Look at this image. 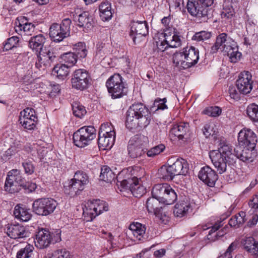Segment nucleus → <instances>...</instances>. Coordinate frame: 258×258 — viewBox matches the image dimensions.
I'll return each instance as SVG.
<instances>
[{"label": "nucleus", "mask_w": 258, "mask_h": 258, "mask_svg": "<svg viewBox=\"0 0 258 258\" xmlns=\"http://www.w3.org/2000/svg\"><path fill=\"white\" fill-rule=\"evenodd\" d=\"M175 176L170 165L162 166L158 171V178L164 181H171Z\"/></svg>", "instance_id": "c9c22d12"}, {"label": "nucleus", "mask_w": 258, "mask_h": 258, "mask_svg": "<svg viewBox=\"0 0 258 258\" xmlns=\"http://www.w3.org/2000/svg\"><path fill=\"white\" fill-rule=\"evenodd\" d=\"M129 229L135 238L141 240L145 234L146 227L145 225L136 222L131 224Z\"/></svg>", "instance_id": "72a5a7b5"}, {"label": "nucleus", "mask_w": 258, "mask_h": 258, "mask_svg": "<svg viewBox=\"0 0 258 258\" xmlns=\"http://www.w3.org/2000/svg\"><path fill=\"white\" fill-rule=\"evenodd\" d=\"M198 177L210 187H213L218 178L216 171L208 166H205L201 169Z\"/></svg>", "instance_id": "4be33fe9"}, {"label": "nucleus", "mask_w": 258, "mask_h": 258, "mask_svg": "<svg viewBox=\"0 0 258 258\" xmlns=\"http://www.w3.org/2000/svg\"><path fill=\"white\" fill-rule=\"evenodd\" d=\"M57 205V202L50 198L35 200L32 204L33 212L41 216H47L53 213Z\"/></svg>", "instance_id": "6e6552de"}, {"label": "nucleus", "mask_w": 258, "mask_h": 258, "mask_svg": "<svg viewBox=\"0 0 258 258\" xmlns=\"http://www.w3.org/2000/svg\"><path fill=\"white\" fill-rule=\"evenodd\" d=\"M28 54V52H22V51H20V53L17 56V62H19L17 63V66L20 64L24 66L27 64L29 60Z\"/></svg>", "instance_id": "680f3d73"}, {"label": "nucleus", "mask_w": 258, "mask_h": 258, "mask_svg": "<svg viewBox=\"0 0 258 258\" xmlns=\"http://www.w3.org/2000/svg\"><path fill=\"white\" fill-rule=\"evenodd\" d=\"M24 119L20 123L24 127V128L28 130H33L36 127V122L37 121V117H33L30 119Z\"/></svg>", "instance_id": "6e6d98bb"}, {"label": "nucleus", "mask_w": 258, "mask_h": 258, "mask_svg": "<svg viewBox=\"0 0 258 258\" xmlns=\"http://www.w3.org/2000/svg\"><path fill=\"white\" fill-rule=\"evenodd\" d=\"M89 182L88 174L81 170L77 171L73 178L64 186L66 194L74 197L79 195Z\"/></svg>", "instance_id": "39448f33"}, {"label": "nucleus", "mask_w": 258, "mask_h": 258, "mask_svg": "<svg viewBox=\"0 0 258 258\" xmlns=\"http://www.w3.org/2000/svg\"><path fill=\"white\" fill-rule=\"evenodd\" d=\"M132 171L131 168L122 171L121 174H124V179L121 181L118 180L117 182L120 183L122 188L130 189L135 197H141L146 192V188L139 183L141 179L138 178L132 173Z\"/></svg>", "instance_id": "20e7f679"}, {"label": "nucleus", "mask_w": 258, "mask_h": 258, "mask_svg": "<svg viewBox=\"0 0 258 258\" xmlns=\"http://www.w3.org/2000/svg\"><path fill=\"white\" fill-rule=\"evenodd\" d=\"M96 136V130L94 126H84L74 133L73 143L79 148H84L91 144Z\"/></svg>", "instance_id": "0eeeda50"}, {"label": "nucleus", "mask_w": 258, "mask_h": 258, "mask_svg": "<svg viewBox=\"0 0 258 258\" xmlns=\"http://www.w3.org/2000/svg\"><path fill=\"white\" fill-rule=\"evenodd\" d=\"M147 141L148 138L144 136L136 135L132 137L127 145L130 156L133 158H136L145 155L147 151L146 145Z\"/></svg>", "instance_id": "9d476101"}, {"label": "nucleus", "mask_w": 258, "mask_h": 258, "mask_svg": "<svg viewBox=\"0 0 258 258\" xmlns=\"http://www.w3.org/2000/svg\"><path fill=\"white\" fill-rule=\"evenodd\" d=\"M236 245L233 242L231 243L227 249L226 251L224 253V254L220 256L219 258H232V256L231 252L233 251Z\"/></svg>", "instance_id": "774afa93"}, {"label": "nucleus", "mask_w": 258, "mask_h": 258, "mask_svg": "<svg viewBox=\"0 0 258 258\" xmlns=\"http://www.w3.org/2000/svg\"><path fill=\"white\" fill-rule=\"evenodd\" d=\"M46 39L42 34H38L31 37L29 40L30 47L39 54L43 50L44 44Z\"/></svg>", "instance_id": "bb28decb"}, {"label": "nucleus", "mask_w": 258, "mask_h": 258, "mask_svg": "<svg viewBox=\"0 0 258 258\" xmlns=\"http://www.w3.org/2000/svg\"><path fill=\"white\" fill-rule=\"evenodd\" d=\"M52 240L50 231L46 228H38L34 238L35 245L39 249L48 247Z\"/></svg>", "instance_id": "6ab92c4d"}, {"label": "nucleus", "mask_w": 258, "mask_h": 258, "mask_svg": "<svg viewBox=\"0 0 258 258\" xmlns=\"http://www.w3.org/2000/svg\"><path fill=\"white\" fill-rule=\"evenodd\" d=\"M60 54L57 47L44 49L39 54H37L39 61L44 67H49L51 64L56 61L60 57Z\"/></svg>", "instance_id": "a211bd4d"}, {"label": "nucleus", "mask_w": 258, "mask_h": 258, "mask_svg": "<svg viewBox=\"0 0 258 258\" xmlns=\"http://www.w3.org/2000/svg\"><path fill=\"white\" fill-rule=\"evenodd\" d=\"M161 202H159L158 199L155 196L150 197L148 199L146 202V207L149 213H153L156 214L158 212L159 209V204Z\"/></svg>", "instance_id": "a19ab883"}, {"label": "nucleus", "mask_w": 258, "mask_h": 258, "mask_svg": "<svg viewBox=\"0 0 258 258\" xmlns=\"http://www.w3.org/2000/svg\"><path fill=\"white\" fill-rule=\"evenodd\" d=\"M91 80V77L86 70H76L74 72L71 78L72 88L78 90H84L88 88Z\"/></svg>", "instance_id": "ddd939ff"}, {"label": "nucleus", "mask_w": 258, "mask_h": 258, "mask_svg": "<svg viewBox=\"0 0 258 258\" xmlns=\"http://www.w3.org/2000/svg\"><path fill=\"white\" fill-rule=\"evenodd\" d=\"M22 244L24 245L21 246L17 252V258H29L31 256L34 249L33 246L27 242H23Z\"/></svg>", "instance_id": "4c0bfd02"}, {"label": "nucleus", "mask_w": 258, "mask_h": 258, "mask_svg": "<svg viewBox=\"0 0 258 258\" xmlns=\"http://www.w3.org/2000/svg\"><path fill=\"white\" fill-rule=\"evenodd\" d=\"M71 23L72 21L71 19L69 18H65L62 20L61 23L59 24V27H61V29L62 31H64L69 34Z\"/></svg>", "instance_id": "69168bd1"}, {"label": "nucleus", "mask_w": 258, "mask_h": 258, "mask_svg": "<svg viewBox=\"0 0 258 258\" xmlns=\"http://www.w3.org/2000/svg\"><path fill=\"white\" fill-rule=\"evenodd\" d=\"M166 98L163 99L157 98L154 101V105L157 107V110H165L168 108L167 105L166 104Z\"/></svg>", "instance_id": "052dcab7"}, {"label": "nucleus", "mask_w": 258, "mask_h": 258, "mask_svg": "<svg viewBox=\"0 0 258 258\" xmlns=\"http://www.w3.org/2000/svg\"><path fill=\"white\" fill-rule=\"evenodd\" d=\"M190 130L189 123L179 122L173 125L170 131L171 138L177 137L179 140L186 141L190 138Z\"/></svg>", "instance_id": "2eb2a0df"}, {"label": "nucleus", "mask_w": 258, "mask_h": 258, "mask_svg": "<svg viewBox=\"0 0 258 258\" xmlns=\"http://www.w3.org/2000/svg\"><path fill=\"white\" fill-rule=\"evenodd\" d=\"M167 41L171 48H177L181 45V36L177 31L174 30L172 36L166 35Z\"/></svg>", "instance_id": "79ce46f5"}, {"label": "nucleus", "mask_w": 258, "mask_h": 258, "mask_svg": "<svg viewBox=\"0 0 258 258\" xmlns=\"http://www.w3.org/2000/svg\"><path fill=\"white\" fill-rule=\"evenodd\" d=\"M186 8L189 14L196 17L201 22H207L211 17V12L198 0H187Z\"/></svg>", "instance_id": "f8f14e48"}, {"label": "nucleus", "mask_w": 258, "mask_h": 258, "mask_svg": "<svg viewBox=\"0 0 258 258\" xmlns=\"http://www.w3.org/2000/svg\"><path fill=\"white\" fill-rule=\"evenodd\" d=\"M16 169H12L7 174V177L4 186L5 190L10 194H15L16 191Z\"/></svg>", "instance_id": "c756f323"}, {"label": "nucleus", "mask_w": 258, "mask_h": 258, "mask_svg": "<svg viewBox=\"0 0 258 258\" xmlns=\"http://www.w3.org/2000/svg\"><path fill=\"white\" fill-rule=\"evenodd\" d=\"M19 30H17V33L21 37L25 35H31L32 32H33L35 26L32 23H26L24 25L19 24L18 26Z\"/></svg>", "instance_id": "a18cd8bd"}, {"label": "nucleus", "mask_w": 258, "mask_h": 258, "mask_svg": "<svg viewBox=\"0 0 258 258\" xmlns=\"http://www.w3.org/2000/svg\"><path fill=\"white\" fill-rule=\"evenodd\" d=\"M60 57L64 63L69 67H73L77 61V56L72 52L64 53L60 55Z\"/></svg>", "instance_id": "37998d69"}, {"label": "nucleus", "mask_w": 258, "mask_h": 258, "mask_svg": "<svg viewBox=\"0 0 258 258\" xmlns=\"http://www.w3.org/2000/svg\"><path fill=\"white\" fill-rule=\"evenodd\" d=\"M16 36H12L8 38L7 41L4 44L3 49L4 51H7L10 50L15 47L16 45Z\"/></svg>", "instance_id": "e2e57ef3"}, {"label": "nucleus", "mask_w": 258, "mask_h": 258, "mask_svg": "<svg viewBox=\"0 0 258 258\" xmlns=\"http://www.w3.org/2000/svg\"><path fill=\"white\" fill-rule=\"evenodd\" d=\"M29 235L30 232L25 227L17 224V245L23 243L21 239H25L29 236Z\"/></svg>", "instance_id": "603ef678"}, {"label": "nucleus", "mask_w": 258, "mask_h": 258, "mask_svg": "<svg viewBox=\"0 0 258 258\" xmlns=\"http://www.w3.org/2000/svg\"><path fill=\"white\" fill-rule=\"evenodd\" d=\"M172 169L174 174L176 175H185L188 171V164L186 160L183 158H178L170 165Z\"/></svg>", "instance_id": "a878e982"}, {"label": "nucleus", "mask_w": 258, "mask_h": 258, "mask_svg": "<svg viewBox=\"0 0 258 258\" xmlns=\"http://www.w3.org/2000/svg\"><path fill=\"white\" fill-rule=\"evenodd\" d=\"M218 144V150L216 153L221 154L222 156L227 158L229 164L235 163L236 160L235 153H233L232 146H231L224 138L220 139Z\"/></svg>", "instance_id": "412c9836"}, {"label": "nucleus", "mask_w": 258, "mask_h": 258, "mask_svg": "<svg viewBox=\"0 0 258 258\" xmlns=\"http://www.w3.org/2000/svg\"><path fill=\"white\" fill-rule=\"evenodd\" d=\"M252 76L248 71L241 72L236 81V88L243 94L250 92L252 89Z\"/></svg>", "instance_id": "dca6fc26"}, {"label": "nucleus", "mask_w": 258, "mask_h": 258, "mask_svg": "<svg viewBox=\"0 0 258 258\" xmlns=\"http://www.w3.org/2000/svg\"><path fill=\"white\" fill-rule=\"evenodd\" d=\"M221 109L218 106H211L205 108L203 111V113L210 116L216 117L221 113Z\"/></svg>", "instance_id": "4d7b16f0"}, {"label": "nucleus", "mask_w": 258, "mask_h": 258, "mask_svg": "<svg viewBox=\"0 0 258 258\" xmlns=\"http://www.w3.org/2000/svg\"><path fill=\"white\" fill-rule=\"evenodd\" d=\"M190 208V204L187 200H181L174 206L173 213L176 217H182L186 214Z\"/></svg>", "instance_id": "7c9ffc66"}, {"label": "nucleus", "mask_w": 258, "mask_h": 258, "mask_svg": "<svg viewBox=\"0 0 258 258\" xmlns=\"http://www.w3.org/2000/svg\"><path fill=\"white\" fill-rule=\"evenodd\" d=\"M37 188L36 183L26 181L25 179H19L17 180V192L22 194H29L34 191Z\"/></svg>", "instance_id": "cd10ccee"}, {"label": "nucleus", "mask_w": 258, "mask_h": 258, "mask_svg": "<svg viewBox=\"0 0 258 258\" xmlns=\"http://www.w3.org/2000/svg\"><path fill=\"white\" fill-rule=\"evenodd\" d=\"M235 153L236 159H239L241 161L246 163L252 162L257 155L255 147H242L236 146L234 149Z\"/></svg>", "instance_id": "4468645a"}, {"label": "nucleus", "mask_w": 258, "mask_h": 258, "mask_svg": "<svg viewBox=\"0 0 258 258\" xmlns=\"http://www.w3.org/2000/svg\"><path fill=\"white\" fill-rule=\"evenodd\" d=\"M111 134L116 137V133L112 124L109 122H105L101 124L99 128L98 135H101V136L109 135L110 136Z\"/></svg>", "instance_id": "8fccbe9b"}, {"label": "nucleus", "mask_w": 258, "mask_h": 258, "mask_svg": "<svg viewBox=\"0 0 258 258\" xmlns=\"http://www.w3.org/2000/svg\"><path fill=\"white\" fill-rule=\"evenodd\" d=\"M115 174L107 166H103L101 169L99 177L101 180L107 182H111L114 180Z\"/></svg>", "instance_id": "58836bf2"}, {"label": "nucleus", "mask_w": 258, "mask_h": 258, "mask_svg": "<svg viewBox=\"0 0 258 258\" xmlns=\"http://www.w3.org/2000/svg\"><path fill=\"white\" fill-rule=\"evenodd\" d=\"M185 62L182 64L183 69H187L195 66L199 59V51L194 46L183 48Z\"/></svg>", "instance_id": "5701e85b"}, {"label": "nucleus", "mask_w": 258, "mask_h": 258, "mask_svg": "<svg viewBox=\"0 0 258 258\" xmlns=\"http://www.w3.org/2000/svg\"><path fill=\"white\" fill-rule=\"evenodd\" d=\"M72 106L73 114L78 118H82L87 113L85 107L80 102H73Z\"/></svg>", "instance_id": "3c124183"}, {"label": "nucleus", "mask_w": 258, "mask_h": 258, "mask_svg": "<svg viewBox=\"0 0 258 258\" xmlns=\"http://www.w3.org/2000/svg\"><path fill=\"white\" fill-rule=\"evenodd\" d=\"M165 39L161 41L157 42V46L158 50L160 51H164L169 47V43L167 41L166 34H164Z\"/></svg>", "instance_id": "338daca9"}, {"label": "nucleus", "mask_w": 258, "mask_h": 258, "mask_svg": "<svg viewBox=\"0 0 258 258\" xmlns=\"http://www.w3.org/2000/svg\"><path fill=\"white\" fill-rule=\"evenodd\" d=\"M152 195L164 205H171L177 199L176 191L167 183L157 184L154 186Z\"/></svg>", "instance_id": "423d86ee"}, {"label": "nucleus", "mask_w": 258, "mask_h": 258, "mask_svg": "<svg viewBox=\"0 0 258 258\" xmlns=\"http://www.w3.org/2000/svg\"><path fill=\"white\" fill-rule=\"evenodd\" d=\"M52 258H72L70 252L65 249H58L52 254Z\"/></svg>", "instance_id": "13d9d810"}, {"label": "nucleus", "mask_w": 258, "mask_h": 258, "mask_svg": "<svg viewBox=\"0 0 258 258\" xmlns=\"http://www.w3.org/2000/svg\"><path fill=\"white\" fill-rule=\"evenodd\" d=\"M237 88L236 87L234 86H230L229 88L228 92L229 96L231 99L234 101H238L241 98V92L239 90H237Z\"/></svg>", "instance_id": "bf43d9fd"}, {"label": "nucleus", "mask_w": 258, "mask_h": 258, "mask_svg": "<svg viewBox=\"0 0 258 258\" xmlns=\"http://www.w3.org/2000/svg\"><path fill=\"white\" fill-rule=\"evenodd\" d=\"M108 46V44H106L102 42H98L96 44L95 57L98 59L104 58L106 54L109 52V50L107 49Z\"/></svg>", "instance_id": "de8ad7c7"}, {"label": "nucleus", "mask_w": 258, "mask_h": 258, "mask_svg": "<svg viewBox=\"0 0 258 258\" xmlns=\"http://www.w3.org/2000/svg\"><path fill=\"white\" fill-rule=\"evenodd\" d=\"M73 50L78 58H85L87 56L88 51L84 42H80L76 44Z\"/></svg>", "instance_id": "09e8293b"}, {"label": "nucleus", "mask_w": 258, "mask_h": 258, "mask_svg": "<svg viewBox=\"0 0 258 258\" xmlns=\"http://www.w3.org/2000/svg\"><path fill=\"white\" fill-rule=\"evenodd\" d=\"M257 138L255 134L250 129L243 128L238 135V146L242 147H255Z\"/></svg>", "instance_id": "f3484780"}, {"label": "nucleus", "mask_w": 258, "mask_h": 258, "mask_svg": "<svg viewBox=\"0 0 258 258\" xmlns=\"http://www.w3.org/2000/svg\"><path fill=\"white\" fill-rule=\"evenodd\" d=\"M76 24L85 32L91 30L94 25L93 17L88 12H83L74 17Z\"/></svg>", "instance_id": "aec40b11"}, {"label": "nucleus", "mask_w": 258, "mask_h": 258, "mask_svg": "<svg viewBox=\"0 0 258 258\" xmlns=\"http://www.w3.org/2000/svg\"><path fill=\"white\" fill-rule=\"evenodd\" d=\"M17 219L23 222L28 221L32 216L30 210L21 204H17Z\"/></svg>", "instance_id": "e433bc0d"}, {"label": "nucleus", "mask_w": 258, "mask_h": 258, "mask_svg": "<svg viewBox=\"0 0 258 258\" xmlns=\"http://www.w3.org/2000/svg\"><path fill=\"white\" fill-rule=\"evenodd\" d=\"M69 66L66 64H57L53 68V71L57 75V77L61 80H64L70 73Z\"/></svg>", "instance_id": "ea45409f"}, {"label": "nucleus", "mask_w": 258, "mask_h": 258, "mask_svg": "<svg viewBox=\"0 0 258 258\" xmlns=\"http://www.w3.org/2000/svg\"><path fill=\"white\" fill-rule=\"evenodd\" d=\"M243 246L247 252L258 257V241L253 237H246L243 242Z\"/></svg>", "instance_id": "2f4dec72"}, {"label": "nucleus", "mask_w": 258, "mask_h": 258, "mask_svg": "<svg viewBox=\"0 0 258 258\" xmlns=\"http://www.w3.org/2000/svg\"><path fill=\"white\" fill-rule=\"evenodd\" d=\"M152 119L149 108L142 103L133 104L126 113L125 126L130 131L146 128Z\"/></svg>", "instance_id": "f257e3e1"}, {"label": "nucleus", "mask_w": 258, "mask_h": 258, "mask_svg": "<svg viewBox=\"0 0 258 258\" xmlns=\"http://www.w3.org/2000/svg\"><path fill=\"white\" fill-rule=\"evenodd\" d=\"M172 60L174 64L177 67L183 69V62H185V55L183 48L179 51L174 53L172 57Z\"/></svg>", "instance_id": "49530a36"}, {"label": "nucleus", "mask_w": 258, "mask_h": 258, "mask_svg": "<svg viewBox=\"0 0 258 258\" xmlns=\"http://www.w3.org/2000/svg\"><path fill=\"white\" fill-rule=\"evenodd\" d=\"M212 37V33L209 31H201L196 32L192 37V40L197 42L204 41Z\"/></svg>", "instance_id": "864d4df0"}, {"label": "nucleus", "mask_w": 258, "mask_h": 258, "mask_svg": "<svg viewBox=\"0 0 258 258\" xmlns=\"http://www.w3.org/2000/svg\"><path fill=\"white\" fill-rule=\"evenodd\" d=\"M49 87L50 88H48L47 92L49 96L51 98L56 96V95H57L60 91V86L57 84L53 85L51 84L50 85Z\"/></svg>", "instance_id": "0e129e2a"}, {"label": "nucleus", "mask_w": 258, "mask_h": 258, "mask_svg": "<svg viewBox=\"0 0 258 258\" xmlns=\"http://www.w3.org/2000/svg\"><path fill=\"white\" fill-rule=\"evenodd\" d=\"M116 137L111 134V136H101L98 135V145L100 149L103 150L110 149L114 144Z\"/></svg>", "instance_id": "c85d7f7f"}, {"label": "nucleus", "mask_w": 258, "mask_h": 258, "mask_svg": "<svg viewBox=\"0 0 258 258\" xmlns=\"http://www.w3.org/2000/svg\"><path fill=\"white\" fill-rule=\"evenodd\" d=\"M221 223L222 221H217L213 224L212 228L211 229L207 235L208 239L211 241H214L225 235L226 232L223 230L217 231L222 225Z\"/></svg>", "instance_id": "f704fd0d"}, {"label": "nucleus", "mask_w": 258, "mask_h": 258, "mask_svg": "<svg viewBox=\"0 0 258 258\" xmlns=\"http://www.w3.org/2000/svg\"><path fill=\"white\" fill-rule=\"evenodd\" d=\"M246 114L249 118L254 122H258V105L255 103L249 104L246 108Z\"/></svg>", "instance_id": "c03bdc74"}, {"label": "nucleus", "mask_w": 258, "mask_h": 258, "mask_svg": "<svg viewBox=\"0 0 258 258\" xmlns=\"http://www.w3.org/2000/svg\"><path fill=\"white\" fill-rule=\"evenodd\" d=\"M130 27L129 36L135 45L141 42L142 37H145L149 35V25L147 21L145 20H132Z\"/></svg>", "instance_id": "9b49d317"}, {"label": "nucleus", "mask_w": 258, "mask_h": 258, "mask_svg": "<svg viewBox=\"0 0 258 258\" xmlns=\"http://www.w3.org/2000/svg\"><path fill=\"white\" fill-rule=\"evenodd\" d=\"M108 210V205L106 202L99 199L93 200L87 203L83 210L84 220L87 222L92 221L96 216Z\"/></svg>", "instance_id": "1a4fd4ad"}, {"label": "nucleus", "mask_w": 258, "mask_h": 258, "mask_svg": "<svg viewBox=\"0 0 258 258\" xmlns=\"http://www.w3.org/2000/svg\"><path fill=\"white\" fill-rule=\"evenodd\" d=\"M105 86L109 95L112 99L123 98L128 93L127 84L118 73H115L108 78L106 81Z\"/></svg>", "instance_id": "7ed1b4c3"}, {"label": "nucleus", "mask_w": 258, "mask_h": 258, "mask_svg": "<svg viewBox=\"0 0 258 258\" xmlns=\"http://www.w3.org/2000/svg\"><path fill=\"white\" fill-rule=\"evenodd\" d=\"M33 117H37L35 110L32 108L28 107L20 112L19 121L22 122V120L24 119H30V118H33Z\"/></svg>", "instance_id": "5fc2aeb1"}, {"label": "nucleus", "mask_w": 258, "mask_h": 258, "mask_svg": "<svg viewBox=\"0 0 258 258\" xmlns=\"http://www.w3.org/2000/svg\"><path fill=\"white\" fill-rule=\"evenodd\" d=\"M210 157L219 174H222L226 171L227 163L229 164V162L227 160V158L222 156L220 154L216 153V151L211 152L210 154Z\"/></svg>", "instance_id": "b1692460"}, {"label": "nucleus", "mask_w": 258, "mask_h": 258, "mask_svg": "<svg viewBox=\"0 0 258 258\" xmlns=\"http://www.w3.org/2000/svg\"><path fill=\"white\" fill-rule=\"evenodd\" d=\"M218 50L225 53L232 62H237L241 56L237 43L225 33H220L217 36L216 42L211 46L210 52L214 54Z\"/></svg>", "instance_id": "f03ea898"}, {"label": "nucleus", "mask_w": 258, "mask_h": 258, "mask_svg": "<svg viewBox=\"0 0 258 258\" xmlns=\"http://www.w3.org/2000/svg\"><path fill=\"white\" fill-rule=\"evenodd\" d=\"M99 11L100 17L103 21H108L112 18V12L111 3L109 2H102L99 6Z\"/></svg>", "instance_id": "473e14b6"}, {"label": "nucleus", "mask_w": 258, "mask_h": 258, "mask_svg": "<svg viewBox=\"0 0 258 258\" xmlns=\"http://www.w3.org/2000/svg\"><path fill=\"white\" fill-rule=\"evenodd\" d=\"M49 34L51 39L55 42H59L69 36V34L62 31L61 27L57 23H53L50 27Z\"/></svg>", "instance_id": "393cba45"}]
</instances>
